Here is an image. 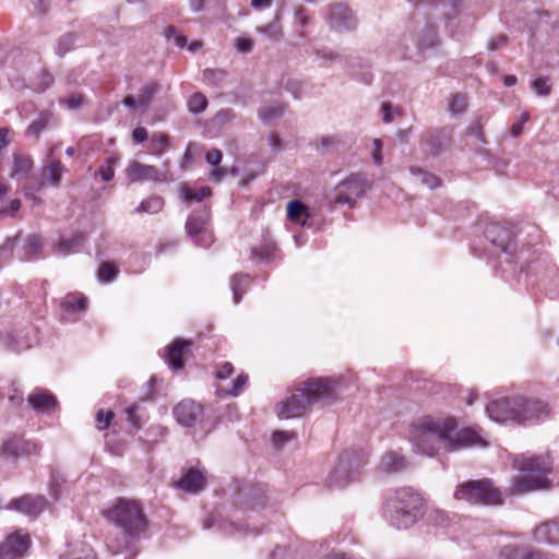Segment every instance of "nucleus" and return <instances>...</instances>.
Segmentation results:
<instances>
[{
  "label": "nucleus",
  "instance_id": "f257e3e1",
  "mask_svg": "<svg viewBox=\"0 0 559 559\" xmlns=\"http://www.w3.org/2000/svg\"><path fill=\"white\" fill-rule=\"evenodd\" d=\"M409 438L416 450L432 456L439 450L456 451L468 447H486L485 439L473 428L457 429L454 418L424 417L414 423Z\"/></svg>",
  "mask_w": 559,
  "mask_h": 559
},
{
  "label": "nucleus",
  "instance_id": "f03ea898",
  "mask_svg": "<svg viewBox=\"0 0 559 559\" xmlns=\"http://www.w3.org/2000/svg\"><path fill=\"white\" fill-rule=\"evenodd\" d=\"M105 518L118 527L124 539L122 545L119 540H111L108 544L114 554L128 552L127 559H133L138 554L136 543L144 536L148 527V521L144 514L143 507L138 501L120 498L117 502L104 512Z\"/></svg>",
  "mask_w": 559,
  "mask_h": 559
},
{
  "label": "nucleus",
  "instance_id": "7ed1b4c3",
  "mask_svg": "<svg viewBox=\"0 0 559 559\" xmlns=\"http://www.w3.org/2000/svg\"><path fill=\"white\" fill-rule=\"evenodd\" d=\"M334 399L335 389L330 379H311L305 382L302 388L297 389V393L278 403L275 411L281 419L296 418L305 415L312 404Z\"/></svg>",
  "mask_w": 559,
  "mask_h": 559
},
{
  "label": "nucleus",
  "instance_id": "20e7f679",
  "mask_svg": "<svg viewBox=\"0 0 559 559\" xmlns=\"http://www.w3.org/2000/svg\"><path fill=\"white\" fill-rule=\"evenodd\" d=\"M423 499L412 488L397 489L384 503V514L396 528H408L421 515Z\"/></svg>",
  "mask_w": 559,
  "mask_h": 559
},
{
  "label": "nucleus",
  "instance_id": "39448f33",
  "mask_svg": "<svg viewBox=\"0 0 559 559\" xmlns=\"http://www.w3.org/2000/svg\"><path fill=\"white\" fill-rule=\"evenodd\" d=\"M515 466L526 475L513 481V493L522 495L532 490L546 489L550 483L546 475L550 472V461L545 456H521L514 461Z\"/></svg>",
  "mask_w": 559,
  "mask_h": 559
},
{
  "label": "nucleus",
  "instance_id": "423d86ee",
  "mask_svg": "<svg viewBox=\"0 0 559 559\" xmlns=\"http://www.w3.org/2000/svg\"><path fill=\"white\" fill-rule=\"evenodd\" d=\"M454 498L475 506H500L503 497L498 487L489 478L466 480L456 486Z\"/></svg>",
  "mask_w": 559,
  "mask_h": 559
},
{
  "label": "nucleus",
  "instance_id": "0eeeda50",
  "mask_svg": "<svg viewBox=\"0 0 559 559\" xmlns=\"http://www.w3.org/2000/svg\"><path fill=\"white\" fill-rule=\"evenodd\" d=\"M366 464L365 455L355 450H346L331 472L328 483L330 487L343 488L358 479L360 468Z\"/></svg>",
  "mask_w": 559,
  "mask_h": 559
},
{
  "label": "nucleus",
  "instance_id": "6e6552de",
  "mask_svg": "<svg viewBox=\"0 0 559 559\" xmlns=\"http://www.w3.org/2000/svg\"><path fill=\"white\" fill-rule=\"evenodd\" d=\"M367 180L360 174H352L341 181L330 193V202L337 205L354 207L357 200L365 193Z\"/></svg>",
  "mask_w": 559,
  "mask_h": 559
},
{
  "label": "nucleus",
  "instance_id": "1a4fd4ad",
  "mask_svg": "<svg viewBox=\"0 0 559 559\" xmlns=\"http://www.w3.org/2000/svg\"><path fill=\"white\" fill-rule=\"evenodd\" d=\"M518 396L504 397L490 402L486 406V413L489 418L497 423L513 421L516 423V403Z\"/></svg>",
  "mask_w": 559,
  "mask_h": 559
},
{
  "label": "nucleus",
  "instance_id": "9d476101",
  "mask_svg": "<svg viewBox=\"0 0 559 559\" xmlns=\"http://www.w3.org/2000/svg\"><path fill=\"white\" fill-rule=\"evenodd\" d=\"M516 403L518 424H525L548 415L547 405L539 400L518 396Z\"/></svg>",
  "mask_w": 559,
  "mask_h": 559
},
{
  "label": "nucleus",
  "instance_id": "9b49d317",
  "mask_svg": "<svg viewBox=\"0 0 559 559\" xmlns=\"http://www.w3.org/2000/svg\"><path fill=\"white\" fill-rule=\"evenodd\" d=\"M450 136L447 128H430L421 134L420 144L427 154L437 156L449 143Z\"/></svg>",
  "mask_w": 559,
  "mask_h": 559
},
{
  "label": "nucleus",
  "instance_id": "f8f14e48",
  "mask_svg": "<svg viewBox=\"0 0 559 559\" xmlns=\"http://www.w3.org/2000/svg\"><path fill=\"white\" fill-rule=\"evenodd\" d=\"M173 414L181 426L193 427L201 420L203 407L193 400H183L174 407Z\"/></svg>",
  "mask_w": 559,
  "mask_h": 559
},
{
  "label": "nucleus",
  "instance_id": "ddd939ff",
  "mask_svg": "<svg viewBox=\"0 0 559 559\" xmlns=\"http://www.w3.org/2000/svg\"><path fill=\"white\" fill-rule=\"evenodd\" d=\"M328 22L332 29L341 33L353 31L357 25L352 11L343 3L331 5Z\"/></svg>",
  "mask_w": 559,
  "mask_h": 559
},
{
  "label": "nucleus",
  "instance_id": "4468645a",
  "mask_svg": "<svg viewBox=\"0 0 559 559\" xmlns=\"http://www.w3.org/2000/svg\"><path fill=\"white\" fill-rule=\"evenodd\" d=\"M47 507V500L43 495H24L13 499L8 509L16 510L32 519L37 518Z\"/></svg>",
  "mask_w": 559,
  "mask_h": 559
},
{
  "label": "nucleus",
  "instance_id": "2eb2a0df",
  "mask_svg": "<svg viewBox=\"0 0 559 559\" xmlns=\"http://www.w3.org/2000/svg\"><path fill=\"white\" fill-rule=\"evenodd\" d=\"M127 177L131 182L152 180L167 181V174L160 173L156 167L133 160L126 170Z\"/></svg>",
  "mask_w": 559,
  "mask_h": 559
},
{
  "label": "nucleus",
  "instance_id": "dca6fc26",
  "mask_svg": "<svg viewBox=\"0 0 559 559\" xmlns=\"http://www.w3.org/2000/svg\"><path fill=\"white\" fill-rule=\"evenodd\" d=\"M29 546L28 535L13 534L0 545V559H20Z\"/></svg>",
  "mask_w": 559,
  "mask_h": 559
},
{
  "label": "nucleus",
  "instance_id": "f3484780",
  "mask_svg": "<svg viewBox=\"0 0 559 559\" xmlns=\"http://www.w3.org/2000/svg\"><path fill=\"white\" fill-rule=\"evenodd\" d=\"M206 486L205 471L189 468L186 471L181 478L177 481V488L188 493H198Z\"/></svg>",
  "mask_w": 559,
  "mask_h": 559
},
{
  "label": "nucleus",
  "instance_id": "a211bd4d",
  "mask_svg": "<svg viewBox=\"0 0 559 559\" xmlns=\"http://www.w3.org/2000/svg\"><path fill=\"white\" fill-rule=\"evenodd\" d=\"M485 235L501 251L511 253L513 249L512 233L508 228L493 224L486 228Z\"/></svg>",
  "mask_w": 559,
  "mask_h": 559
},
{
  "label": "nucleus",
  "instance_id": "6ab92c4d",
  "mask_svg": "<svg viewBox=\"0 0 559 559\" xmlns=\"http://www.w3.org/2000/svg\"><path fill=\"white\" fill-rule=\"evenodd\" d=\"M28 404L37 413H50L57 407L56 396L46 390H35L27 397Z\"/></svg>",
  "mask_w": 559,
  "mask_h": 559
},
{
  "label": "nucleus",
  "instance_id": "aec40b11",
  "mask_svg": "<svg viewBox=\"0 0 559 559\" xmlns=\"http://www.w3.org/2000/svg\"><path fill=\"white\" fill-rule=\"evenodd\" d=\"M534 539L540 544H559V522H546L534 530Z\"/></svg>",
  "mask_w": 559,
  "mask_h": 559
},
{
  "label": "nucleus",
  "instance_id": "412c9836",
  "mask_svg": "<svg viewBox=\"0 0 559 559\" xmlns=\"http://www.w3.org/2000/svg\"><path fill=\"white\" fill-rule=\"evenodd\" d=\"M191 345L190 342L177 338L168 347L166 353V361L173 370H180L183 368V350Z\"/></svg>",
  "mask_w": 559,
  "mask_h": 559
},
{
  "label": "nucleus",
  "instance_id": "4be33fe9",
  "mask_svg": "<svg viewBox=\"0 0 559 559\" xmlns=\"http://www.w3.org/2000/svg\"><path fill=\"white\" fill-rule=\"evenodd\" d=\"M12 166L10 170V177L12 179H23L28 176L31 170L33 169L34 163L33 159L23 154L14 153L12 155Z\"/></svg>",
  "mask_w": 559,
  "mask_h": 559
},
{
  "label": "nucleus",
  "instance_id": "5701e85b",
  "mask_svg": "<svg viewBox=\"0 0 559 559\" xmlns=\"http://www.w3.org/2000/svg\"><path fill=\"white\" fill-rule=\"evenodd\" d=\"M499 559H542L540 554L530 547L507 545L501 548Z\"/></svg>",
  "mask_w": 559,
  "mask_h": 559
},
{
  "label": "nucleus",
  "instance_id": "b1692460",
  "mask_svg": "<svg viewBox=\"0 0 559 559\" xmlns=\"http://www.w3.org/2000/svg\"><path fill=\"white\" fill-rule=\"evenodd\" d=\"M379 467L385 473H399L407 467V461L401 453L392 451L381 457Z\"/></svg>",
  "mask_w": 559,
  "mask_h": 559
},
{
  "label": "nucleus",
  "instance_id": "393cba45",
  "mask_svg": "<svg viewBox=\"0 0 559 559\" xmlns=\"http://www.w3.org/2000/svg\"><path fill=\"white\" fill-rule=\"evenodd\" d=\"M64 166L58 159H47L43 166V177L53 187H59Z\"/></svg>",
  "mask_w": 559,
  "mask_h": 559
},
{
  "label": "nucleus",
  "instance_id": "a878e982",
  "mask_svg": "<svg viewBox=\"0 0 559 559\" xmlns=\"http://www.w3.org/2000/svg\"><path fill=\"white\" fill-rule=\"evenodd\" d=\"M158 91L159 84L157 82H148L147 84L143 85L140 88L138 96V106L142 109H146L151 105L154 96L158 93Z\"/></svg>",
  "mask_w": 559,
  "mask_h": 559
},
{
  "label": "nucleus",
  "instance_id": "bb28decb",
  "mask_svg": "<svg viewBox=\"0 0 559 559\" xmlns=\"http://www.w3.org/2000/svg\"><path fill=\"white\" fill-rule=\"evenodd\" d=\"M250 277L248 274H236L230 280V287L235 304H239L242 295L249 286Z\"/></svg>",
  "mask_w": 559,
  "mask_h": 559
},
{
  "label": "nucleus",
  "instance_id": "cd10ccee",
  "mask_svg": "<svg viewBox=\"0 0 559 559\" xmlns=\"http://www.w3.org/2000/svg\"><path fill=\"white\" fill-rule=\"evenodd\" d=\"M84 245V237L83 235H74L71 238L68 239H61L56 248V252L69 254L72 252L79 251L81 247Z\"/></svg>",
  "mask_w": 559,
  "mask_h": 559
},
{
  "label": "nucleus",
  "instance_id": "c85d7f7f",
  "mask_svg": "<svg viewBox=\"0 0 559 559\" xmlns=\"http://www.w3.org/2000/svg\"><path fill=\"white\" fill-rule=\"evenodd\" d=\"M86 302L87 300L84 296L80 294H69L63 298L61 306L68 311L75 312L84 310L86 308Z\"/></svg>",
  "mask_w": 559,
  "mask_h": 559
},
{
  "label": "nucleus",
  "instance_id": "c756f323",
  "mask_svg": "<svg viewBox=\"0 0 559 559\" xmlns=\"http://www.w3.org/2000/svg\"><path fill=\"white\" fill-rule=\"evenodd\" d=\"M409 171L412 175L416 176L423 185L427 186L430 189L437 188L441 183L439 177H437L433 174L426 173L421 168L412 166L409 168Z\"/></svg>",
  "mask_w": 559,
  "mask_h": 559
},
{
  "label": "nucleus",
  "instance_id": "7c9ffc66",
  "mask_svg": "<svg viewBox=\"0 0 559 559\" xmlns=\"http://www.w3.org/2000/svg\"><path fill=\"white\" fill-rule=\"evenodd\" d=\"M164 206V200L159 197H151L140 203L135 209L136 213H158Z\"/></svg>",
  "mask_w": 559,
  "mask_h": 559
},
{
  "label": "nucleus",
  "instance_id": "2f4dec72",
  "mask_svg": "<svg viewBox=\"0 0 559 559\" xmlns=\"http://www.w3.org/2000/svg\"><path fill=\"white\" fill-rule=\"evenodd\" d=\"M257 31L265 34L272 40H280L283 37V29L278 15H276L270 24L257 27Z\"/></svg>",
  "mask_w": 559,
  "mask_h": 559
},
{
  "label": "nucleus",
  "instance_id": "473e14b6",
  "mask_svg": "<svg viewBox=\"0 0 559 559\" xmlns=\"http://www.w3.org/2000/svg\"><path fill=\"white\" fill-rule=\"evenodd\" d=\"M206 224V217L203 214H193L189 216L186 223V229L189 235H198L203 231Z\"/></svg>",
  "mask_w": 559,
  "mask_h": 559
},
{
  "label": "nucleus",
  "instance_id": "72a5a7b5",
  "mask_svg": "<svg viewBox=\"0 0 559 559\" xmlns=\"http://www.w3.org/2000/svg\"><path fill=\"white\" fill-rule=\"evenodd\" d=\"M275 249L274 242L266 241L259 247L252 248V257L261 261H269L273 258Z\"/></svg>",
  "mask_w": 559,
  "mask_h": 559
},
{
  "label": "nucleus",
  "instance_id": "f704fd0d",
  "mask_svg": "<svg viewBox=\"0 0 559 559\" xmlns=\"http://www.w3.org/2000/svg\"><path fill=\"white\" fill-rule=\"evenodd\" d=\"M467 106L466 96L460 93L451 95L448 103V109L452 115L463 114Z\"/></svg>",
  "mask_w": 559,
  "mask_h": 559
},
{
  "label": "nucleus",
  "instance_id": "c9c22d12",
  "mask_svg": "<svg viewBox=\"0 0 559 559\" xmlns=\"http://www.w3.org/2000/svg\"><path fill=\"white\" fill-rule=\"evenodd\" d=\"M43 247L41 237L38 235H31L26 238L25 258L31 260L36 257Z\"/></svg>",
  "mask_w": 559,
  "mask_h": 559
},
{
  "label": "nucleus",
  "instance_id": "e433bc0d",
  "mask_svg": "<svg viewBox=\"0 0 559 559\" xmlns=\"http://www.w3.org/2000/svg\"><path fill=\"white\" fill-rule=\"evenodd\" d=\"M76 37L72 33L62 35L56 46V52L62 57L74 48Z\"/></svg>",
  "mask_w": 559,
  "mask_h": 559
},
{
  "label": "nucleus",
  "instance_id": "4c0bfd02",
  "mask_svg": "<svg viewBox=\"0 0 559 559\" xmlns=\"http://www.w3.org/2000/svg\"><path fill=\"white\" fill-rule=\"evenodd\" d=\"M206 106H207V99H206L205 95H203L200 92L194 93L188 100L189 111L194 115L203 112L205 110Z\"/></svg>",
  "mask_w": 559,
  "mask_h": 559
},
{
  "label": "nucleus",
  "instance_id": "58836bf2",
  "mask_svg": "<svg viewBox=\"0 0 559 559\" xmlns=\"http://www.w3.org/2000/svg\"><path fill=\"white\" fill-rule=\"evenodd\" d=\"M118 155H110L106 158L105 165L99 168V174L105 181H110L115 175V166L119 162Z\"/></svg>",
  "mask_w": 559,
  "mask_h": 559
},
{
  "label": "nucleus",
  "instance_id": "ea45409f",
  "mask_svg": "<svg viewBox=\"0 0 559 559\" xmlns=\"http://www.w3.org/2000/svg\"><path fill=\"white\" fill-rule=\"evenodd\" d=\"M168 145L167 134L160 133L153 135L150 142V151L152 154L160 156Z\"/></svg>",
  "mask_w": 559,
  "mask_h": 559
},
{
  "label": "nucleus",
  "instance_id": "a19ab883",
  "mask_svg": "<svg viewBox=\"0 0 559 559\" xmlns=\"http://www.w3.org/2000/svg\"><path fill=\"white\" fill-rule=\"evenodd\" d=\"M225 78L226 73L223 70L206 69L203 71V80L209 85L219 86Z\"/></svg>",
  "mask_w": 559,
  "mask_h": 559
},
{
  "label": "nucleus",
  "instance_id": "79ce46f5",
  "mask_svg": "<svg viewBox=\"0 0 559 559\" xmlns=\"http://www.w3.org/2000/svg\"><path fill=\"white\" fill-rule=\"evenodd\" d=\"M118 274L117 267L109 262H104L98 269V280L102 283H109L115 280Z\"/></svg>",
  "mask_w": 559,
  "mask_h": 559
},
{
  "label": "nucleus",
  "instance_id": "37998d69",
  "mask_svg": "<svg viewBox=\"0 0 559 559\" xmlns=\"http://www.w3.org/2000/svg\"><path fill=\"white\" fill-rule=\"evenodd\" d=\"M307 207L299 200H293L288 203L287 215L293 221H300L306 214Z\"/></svg>",
  "mask_w": 559,
  "mask_h": 559
},
{
  "label": "nucleus",
  "instance_id": "c03bdc74",
  "mask_svg": "<svg viewBox=\"0 0 559 559\" xmlns=\"http://www.w3.org/2000/svg\"><path fill=\"white\" fill-rule=\"evenodd\" d=\"M182 193L187 201L201 202L211 194V189L207 187H202L193 191L187 188H182Z\"/></svg>",
  "mask_w": 559,
  "mask_h": 559
},
{
  "label": "nucleus",
  "instance_id": "a18cd8bd",
  "mask_svg": "<svg viewBox=\"0 0 559 559\" xmlns=\"http://www.w3.org/2000/svg\"><path fill=\"white\" fill-rule=\"evenodd\" d=\"M50 116L48 114L41 112L38 119L34 120L29 127L28 132L35 136H38L39 133L46 129L48 122H49Z\"/></svg>",
  "mask_w": 559,
  "mask_h": 559
},
{
  "label": "nucleus",
  "instance_id": "49530a36",
  "mask_svg": "<svg viewBox=\"0 0 559 559\" xmlns=\"http://www.w3.org/2000/svg\"><path fill=\"white\" fill-rule=\"evenodd\" d=\"M283 109L277 106H267L259 110V118L263 121H270L282 116Z\"/></svg>",
  "mask_w": 559,
  "mask_h": 559
},
{
  "label": "nucleus",
  "instance_id": "de8ad7c7",
  "mask_svg": "<svg viewBox=\"0 0 559 559\" xmlns=\"http://www.w3.org/2000/svg\"><path fill=\"white\" fill-rule=\"evenodd\" d=\"M296 438V433L293 431H275L273 433V443L276 449H281L286 442Z\"/></svg>",
  "mask_w": 559,
  "mask_h": 559
},
{
  "label": "nucleus",
  "instance_id": "09e8293b",
  "mask_svg": "<svg viewBox=\"0 0 559 559\" xmlns=\"http://www.w3.org/2000/svg\"><path fill=\"white\" fill-rule=\"evenodd\" d=\"M532 87L539 96H547L550 93V85L548 84V79L545 76H540L534 80Z\"/></svg>",
  "mask_w": 559,
  "mask_h": 559
},
{
  "label": "nucleus",
  "instance_id": "8fccbe9b",
  "mask_svg": "<svg viewBox=\"0 0 559 559\" xmlns=\"http://www.w3.org/2000/svg\"><path fill=\"white\" fill-rule=\"evenodd\" d=\"M317 56L323 61L324 66H329L335 61L342 60V56L328 48L318 50Z\"/></svg>",
  "mask_w": 559,
  "mask_h": 559
},
{
  "label": "nucleus",
  "instance_id": "3c124183",
  "mask_svg": "<svg viewBox=\"0 0 559 559\" xmlns=\"http://www.w3.org/2000/svg\"><path fill=\"white\" fill-rule=\"evenodd\" d=\"M165 36L167 37L168 40L170 39H174L175 44L178 46V47H185L187 45V38L186 36L183 35H180L178 33V31L176 29V27L174 26H168L166 29H165Z\"/></svg>",
  "mask_w": 559,
  "mask_h": 559
},
{
  "label": "nucleus",
  "instance_id": "603ef678",
  "mask_svg": "<svg viewBox=\"0 0 559 559\" xmlns=\"http://www.w3.org/2000/svg\"><path fill=\"white\" fill-rule=\"evenodd\" d=\"M467 134L469 136H473L477 140L479 145L486 144L487 141L485 139L484 132H483V126L479 121L474 122L467 130Z\"/></svg>",
  "mask_w": 559,
  "mask_h": 559
},
{
  "label": "nucleus",
  "instance_id": "864d4df0",
  "mask_svg": "<svg viewBox=\"0 0 559 559\" xmlns=\"http://www.w3.org/2000/svg\"><path fill=\"white\" fill-rule=\"evenodd\" d=\"M13 249L14 239H7L5 242L0 247V266L12 257Z\"/></svg>",
  "mask_w": 559,
  "mask_h": 559
},
{
  "label": "nucleus",
  "instance_id": "5fc2aeb1",
  "mask_svg": "<svg viewBox=\"0 0 559 559\" xmlns=\"http://www.w3.org/2000/svg\"><path fill=\"white\" fill-rule=\"evenodd\" d=\"M248 381V376L245 373L239 374L233 383V388L227 392L231 396H237L243 390Z\"/></svg>",
  "mask_w": 559,
  "mask_h": 559
},
{
  "label": "nucleus",
  "instance_id": "6e6d98bb",
  "mask_svg": "<svg viewBox=\"0 0 559 559\" xmlns=\"http://www.w3.org/2000/svg\"><path fill=\"white\" fill-rule=\"evenodd\" d=\"M237 50L241 53H249L253 49V40L245 37H237L235 40Z\"/></svg>",
  "mask_w": 559,
  "mask_h": 559
},
{
  "label": "nucleus",
  "instance_id": "4d7b16f0",
  "mask_svg": "<svg viewBox=\"0 0 559 559\" xmlns=\"http://www.w3.org/2000/svg\"><path fill=\"white\" fill-rule=\"evenodd\" d=\"M112 417H114V413L112 412H104L103 409L98 411L97 414H96V420L98 423V429L99 430L106 429L109 426L110 420L112 419Z\"/></svg>",
  "mask_w": 559,
  "mask_h": 559
},
{
  "label": "nucleus",
  "instance_id": "13d9d810",
  "mask_svg": "<svg viewBox=\"0 0 559 559\" xmlns=\"http://www.w3.org/2000/svg\"><path fill=\"white\" fill-rule=\"evenodd\" d=\"M508 40H509V38H508V36H507V35H504V34H500V35H498V36H496V37L491 38V39L488 41L487 47H488V49H489L490 51H496V50H498L500 47L506 46V45L508 44Z\"/></svg>",
  "mask_w": 559,
  "mask_h": 559
},
{
  "label": "nucleus",
  "instance_id": "bf43d9fd",
  "mask_svg": "<svg viewBox=\"0 0 559 559\" xmlns=\"http://www.w3.org/2000/svg\"><path fill=\"white\" fill-rule=\"evenodd\" d=\"M250 498L253 499L257 506L263 507L266 503V497L264 495L263 487H257L250 492Z\"/></svg>",
  "mask_w": 559,
  "mask_h": 559
},
{
  "label": "nucleus",
  "instance_id": "052dcab7",
  "mask_svg": "<svg viewBox=\"0 0 559 559\" xmlns=\"http://www.w3.org/2000/svg\"><path fill=\"white\" fill-rule=\"evenodd\" d=\"M17 450H19V444H17V441H15V440H10V441L5 442L2 447V453L7 456L16 457L19 454Z\"/></svg>",
  "mask_w": 559,
  "mask_h": 559
},
{
  "label": "nucleus",
  "instance_id": "680f3d73",
  "mask_svg": "<svg viewBox=\"0 0 559 559\" xmlns=\"http://www.w3.org/2000/svg\"><path fill=\"white\" fill-rule=\"evenodd\" d=\"M206 162L213 166H217L222 160V152L217 148H212L206 153Z\"/></svg>",
  "mask_w": 559,
  "mask_h": 559
},
{
  "label": "nucleus",
  "instance_id": "e2e57ef3",
  "mask_svg": "<svg viewBox=\"0 0 559 559\" xmlns=\"http://www.w3.org/2000/svg\"><path fill=\"white\" fill-rule=\"evenodd\" d=\"M233 372H234L233 365L230 362H225L216 371V378L219 380H224V379L228 378Z\"/></svg>",
  "mask_w": 559,
  "mask_h": 559
},
{
  "label": "nucleus",
  "instance_id": "0e129e2a",
  "mask_svg": "<svg viewBox=\"0 0 559 559\" xmlns=\"http://www.w3.org/2000/svg\"><path fill=\"white\" fill-rule=\"evenodd\" d=\"M381 147L382 143L380 139L373 140V153H372V159L376 165L382 164V154H381Z\"/></svg>",
  "mask_w": 559,
  "mask_h": 559
},
{
  "label": "nucleus",
  "instance_id": "69168bd1",
  "mask_svg": "<svg viewBox=\"0 0 559 559\" xmlns=\"http://www.w3.org/2000/svg\"><path fill=\"white\" fill-rule=\"evenodd\" d=\"M83 103V97L80 94H72L66 100L69 109H78Z\"/></svg>",
  "mask_w": 559,
  "mask_h": 559
},
{
  "label": "nucleus",
  "instance_id": "338daca9",
  "mask_svg": "<svg viewBox=\"0 0 559 559\" xmlns=\"http://www.w3.org/2000/svg\"><path fill=\"white\" fill-rule=\"evenodd\" d=\"M21 207V201L12 200L7 207L1 210V214L13 216Z\"/></svg>",
  "mask_w": 559,
  "mask_h": 559
},
{
  "label": "nucleus",
  "instance_id": "774afa93",
  "mask_svg": "<svg viewBox=\"0 0 559 559\" xmlns=\"http://www.w3.org/2000/svg\"><path fill=\"white\" fill-rule=\"evenodd\" d=\"M271 559H292V555L288 550L277 547L271 555Z\"/></svg>",
  "mask_w": 559,
  "mask_h": 559
}]
</instances>
